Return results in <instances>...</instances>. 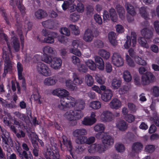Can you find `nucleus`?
<instances>
[{"label":"nucleus","mask_w":159,"mask_h":159,"mask_svg":"<svg viewBox=\"0 0 159 159\" xmlns=\"http://www.w3.org/2000/svg\"><path fill=\"white\" fill-rule=\"evenodd\" d=\"M75 104V99L70 96H67L61 98L57 108L60 110L66 111L74 107Z\"/></svg>","instance_id":"obj_1"},{"label":"nucleus","mask_w":159,"mask_h":159,"mask_svg":"<svg viewBox=\"0 0 159 159\" xmlns=\"http://www.w3.org/2000/svg\"><path fill=\"white\" fill-rule=\"evenodd\" d=\"M96 137L98 139H101L103 144L106 147L113 145L114 143L113 138L108 132L98 133Z\"/></svg>","instance_id":"obj_2"},{"label":"nucleus","mask_w":159,"mask_h":159,"mask_svg":"<svg viewBox=\"0 0 159 159\" xmlns=\"http://www.w3.org/2000/svg\"><path fill=\"white\" fill-rule=\"evenodd\" d=\"M155 77L150 72H147L143 74L142 77L141 83L143 85H147L154 82Z\"/></svg>","instance_id":"obj_3"},{"label":"nucleus","mask_w":159,"mask_h":159,"mask_svg":"<svg viewBox=\"0 0 159 159\" xmlns=\"http://www.w3.org/2000/svg\"><path fill=\"white\" fill-rule=\"evenodd\" d=\"M37 68L39 73L44 76H47L51 75L50 69L44 63L39 62L38 64Z\"/></svg>","instance_id":"obj_4"},{"label":"nucleus","mask_w":159,"mask_h":159,"mask_svg":"<svg viewBox=\"0 0 159 159\" xmlns=\"http://www.w3.org/2000/svg\"><path fill=\"white\" fill-rule=\"evenodd\" d=\"M106 149L102 145L98 144H94L91 145L88 149V152L90 153H94L96 152L102 153Z\"/></svg>","instance_id":"obj_5"},{"label":"nucleus","mask_w":159,"mask_h":159,"mask_svg":"<svg viewBox=\"0 0 159 159\" xmlns=\"http://www.w3.org/2000/svg\"><path fill=\"white\" fill-rule=\"evenodd\" d=\"M3 57L5 59L4 71L3 75L5 76L8 72L12 69V66L10 58L9 56L6 54V52H4Z\"/></svg>","instance_id":"obj_6"},{"label":"nucleus","mask_w":159,"mask_h":159,"mask_svg":"<svg viewBox=\"0 0 159 159\" xmlns=\"http://www.w3.org/2000/svg\"><path fill=\"white\" fill-rule=\"evenodd\" d=\"M143 145L140 143L136 142L133 143L132 148V152L130 155L134 156L135 154L140 152L143 148Z\"/></svg>","instance_id":"obj_7"},{"label":"nucleus","mask_w":159,"mask_h":159,"mask_svg":"<svg viewBox=\"0 0 159 159\" xmlns=\"http://www.w3.org/2000/svg\"><path fill=\"white\" fill-rule=\"evenodd\" d=\"M52 93L53 95H57L59 97L64 98L69 95V93L66 89L58 88L53 90Z\"/></svg>","instance_id":"obj_8"},{"label":"nucleus","mask_w":159,"mask_h":159,"mask_svg":"<svg viewBox=\"0 0 159 159\" xmlns=\"http://www.w3.org/2000/svg\"><path fill=\"white\" fill-rule=\"evenodd\" d=\"M93 37L92 31L88 29L85 31L83 36V39L85 42L90 43L93 40Z\"/></svg>","instance_id":"obj_9"},{"label":"nucleus","mask_w":159,"mask_h":159,"mask_svg":"<svg viewBox=\"0 0 159 159\" xmlns=\"http://www.w3.org/2000/svg\"><path fill=\"white\" fill-rule=\"evenodd\" d=\"M94 63L96 66L99 70H102L104 68V63L103 59L97 55L94 57Z\"/></svg>","instance_id":"obj_10"},{"label":"nucleus","mask_w":159,"mask_h":159,"mask_svg":"<svg viewBox=\"0 0 159 159\" xmlns=\"http://www.w3.org/2000/svg\"><path fill=\"white\" fill-rule=\"evenodd\" d=\"M141 34L143 37L147 39L152 38L153 36L152 30L147 28L142 29L141 31Z\"/></svg>","instance_id":"obj_11"},{"label":"nucleus","mask_w":159,"mask_h":159,"mask_svg":"<svg viewBox=\"0 0 159 159\" xmlns=\"http://www.w3.org/2000/svg\"><path fill=\"white\" fill-rule=\"evenodd\" d=\"M112 96V92L111 89L105 90L101 95V98L104 102H108L110 100Z\"/></svg>","instance_id":"obj_12"},{"label":"nucleus","mask_w":159,"mask_h":159,"mask_svg":"<svg viewBox=\"0 0 159 159\" xmlns=\"http://www.w3.org/2000/svg\"><path fill=\"white\" fill-rule=\"evenodd\" d=\"M34 15L35 18L38 20H41L48 16V14L46 11L41 9L36 11Z\"/></svg>","instance_id":"obj_13"},{"label":"nucleus","mask_w":159,"mask_h":159,"mask_svg":"<svg viewBox=\"0 0 159 159\" xmlns=\"http://www.w3.org/2000/svg\"><path fill=\"white\" fill-rule=\"evenodd\" d=\"M51 66L54 69H59L62 64L61 60L59 58H54L51 63Z\"/></svg>","instance_id":"obj_14"},{"label":"nucleus","mask_w":159,"mask_h":159,"mask_svg":"<svg viewBox=\"0 0 159 159\" xmlns=\"http://www.w3.org/2000/svg\"><path fill=\"white\" fill-rule=\"evenodd\" d=\"M113 116L112 112L109 111H104L101 115L102 117L104 119L103 120L107 122L112 121Z\"/></svg>","instance_id":"obj_15"},{"label":"nucleus","mask_w":159,"mask_h":159,"mask_svg":"<svg viewBox=\"0 0 159 159\" xmlns=\"http://www.w3.org/2000/svg\"><path fill=\"white\" fill-rule=\"evenodd\" d=\"M115 8L119 17L121 20H124L125 17V11L123 6L120 4H118L116 5Z\"/></svg>","instance_id":"obj_16"},{"label":"nucleus","mask_w":159,"mask_h":159,"mask_svg":"<svg viewBox=\"0 0 159 159\" xmlns=\"http://www.w3.org/2000/svg\"><path fill=\"white\" fill-rule=\"evenodd\" d=\"M3 143L5 145L12 147L13 146V143L11 138L8 135L6 136L3 134L1 135Z\"/></svg>","instance_id":"obj_17"},{"label":"nucleus","mask_w":159,"mask_h":159,"mask_svg":"<svg viewBox=\"0 0 159 159\" xmlns=\"http://www.w3.org/2000/svg\"><path fill=\"white\" fill-rule=\"evenodd\" d=\"M109 106L112 109L117 110L121 106L120 101L117 98L113 99L109 104Z\"/></svg>","instance_id":"obj_18"},{"label":"nucleus","mask_w":159,"mask_h":159,"mask_svg":"<svg viewBox=\"0 0 159 159\" xmlns=\"http://www.w3.org/2000/svg\"><path fill=\"white\" fill-rule=\"evenodd\" d=\"M148 9L144 7H141L139 10V13L141 16L146 20L150 19V16Z\"/></svg>","instance_id":"obj_19"},{"label":"nucleus","mask_w":159,"mask_h":159,"mask_svg":"<svg viewBox=\"0 0 159 159\" xmlns=\"http://www.w3.org/2000/svg\"><path fill=\"white\" fill-rule=\"evenodd\" d=\"M116 127L120 131H124L127 128L128 124L124 120H120L116 123Z\"/></svg>","instance_id":"obj_20"},{"label":"nucleus","mask_w":159,"mask_h":159,"mask_svg":"<svg viewBox=\"0 0 159 159\" xmlns=\"http://www.w3.org/2000/svg\"><path fill=\"white\" fill-rule=\"evenodd\" d=\"M11 45L16 52H18L20 48V44L18 38L15 37L11 38Z\"/></svg>","instance_id":"obj_21"},{"label":"nucleus","mask_w":159,"mask_h":159,"mask_svg":"<svg viewBox=\"0 0 159 159\" xmlns=\"http://www.w3.org/2000/svg\"><path fill=\"white\" fill-rule=\"evenodd\" d=\"M86 130L84 129H78L75 130L73 132V135L75 137L83 136L87 133Z\"/></svg>","instance_id":"obj_22"},{"label":"nucleus","mask_w":159,"mask_h":159,"mask_svg":"<svg viewBox=\"0 0 159 159\" xmlns=\"http://www.w3.org/2000/svg\"><path fill=\"white\" fill-rule=\"evenodd\" d=\"M109 13L111 20L113 22H116L118 17L115 10L113 8H111L109 10Z\"/></svg>","instance_id":"obj_23"},{"label":"nucleus","mask_w":159,"mask_h":159,"mask_svg":"<svg viewBox=\"0 0 159 159\" xmlns=\"http://www.w3.org/2000/svg\"><path fill=\"white\" fill-rule=\"evenodd\" d=\"M108 37L110 43L113 46H115L117 43L116 40V34L113 32L111 31L109 33Z\"/></svg>","instance_id":"obj_24"},{"label":"nucleus","mask_w":159,"mask_h":159,"mask_svg":"<svg viewBox=\"0 0 159 159\" xmlns=\"http://www.w3.org/2000/svg\"><path fill=\"white\" fill-rule=\"evenodd\" d=\"M125 7L127 12L131 16H134L136 14L134 7L129 3H125Z\"/></svg>","instance_id":"obj_25"},{"label":"nucleus","mask_w":159,"mask_h":159,"mask_svg":"<svg viewBox=\"0 0 159 159\" xmlns=\"http://www.w3.org/2000/svg\"><path fill=\"white\" fill-rule=\"evenodd\" d=\"M70 113L72 115L76 120L80 119L83 116V113L81 111H73L71 110L70 111Z\"/></svg>","instance_id":"obj_26"},{"label":"nucleus","mask_w":159,"mask_h":159,"mask_svg":"<svg viewBox=\"0 0 159 159\" xmlns=\"http://www.w3.org/2000/svg\"><path fill=\"white\" fill-rule=\"evenodd\" d=\"M65 83L66 87L71 91H75L77 89V87L75 84H74L71 80H66Z\"/></svg>","instance_id":"obj_27"},{"label":"nucleus","mask_w":159,"mask_h":159,"mask_svg":"<svg viewBox=\"0 0 159 159\" xmlns=\"http://www.w3.org/2000/svg\"><path fill=\"white\" fill-rule=\"evenodd\" d=\"M85 105L84 101L83 100H80L76 103L75 102V110L81 111L84 109Z\"/></svg>","instance_id":"obj_28"},{"label":"nucleus","mask_w":159,"mask_h":159,"mask_svg":"<svg viewBox=\"0 0 159 159\" xmlns=\"http://www.w3.org/2000/svg\"><path fill=\"white\" fill-rule=\"evenodd\" d=\"M57 80L54 77H50L46 78L44 83L45 85L49 86L54 85L56 83Z\"/></svg>","instance_id":"obj_29"},{"label":"nucleus","mask_w":159,"mask_h":159,"mask_svg":"<svg viewBox=\"0 0 159 159\" xmlns=\"http://www.w3.org/2000/svg\"><path fill=\"white\" fill-rule=\"evenodd\" d=\"M121 84V80L119 78H114L112 80L111 85L114 89L119 88Z\"/></svg>","instance_id":"obj_30"},{"label":"nucleus","mask_w":159,"mask_h":159,"mask_svg":"<svg viewBox=\"0 0 159 159\" xmlns=\"http://www.w3.org/2000/svg\"><path fill=\"white\" fill-rule=\"evenodd\" d=\"M42 34L43 36L45 37H48L49 36L52 35L53 37H57L58 36L57 33L51 31L50 30H46L45 29H43L42 31Z\"/></svg>","instance_id":"obj_31"},{"label":"nucleus","mask_w":159,"mask_h":159,"mask_svg":"<svg viewBox=\"0 0 159 159\" xmlns=\"http://www.w3.org/2000/svg\"><path fill=\"white\" fill-rule=\"evenodd\" d=\"M42 25L45 28L52 29L53 28L54 25V22L51 20L43 21L42 22Z\"/></svg>","instance_id":"obj_32"},{"label":"nucleus","mask_w":159,"mask_h":159,"mask_svg":"<svg viewBox=\"0 0 159 159\" xmlns=\"http://www.w3.org/2000/svg\"><path fill=\"white\" fill-rule=\"evenodd\" d=\"M98 53L99 56L106 60L108 59L110 57L109 52L104 49H101L99 50L98 51Z\"/></svg>","instance_id":"obj_33"},{"label":"nucleus","mask_w":159,"mask_h":159,"mask_svg":"<svg viewBox=\"0 0 159 159\" xmlns=\"http://www.w3.org/2000/svg\"><path fill=\"white\" fill-rule=\"evenodd\" d=\"M138 42L142 47L146 48H148L149 47L148 45L145 40V38L143 37H139L138 39Z\"/></svg>","instance_id":"obj_34"},{"label":"nucleus","mask_w":159,"mask_h":159,"mask_svg":"<svg viewBox=\"0 0 159 159\" xmlns=\"http://www.w3.org/2000/svg\"><path fill=\"white\" fill-rule=\"evenodd\" d=\"M89 106L92 108L96 110L99 109L101 107V104L99 101H93L90 103Z\"/></svg>","instance_id":"obj_35"},{"label":"nucleus","mask_w":159,"mask_h":159,"mask_svg":"<svg viewBox=\"0 0 159 159\" xmlns=\"http://www.w3.org/2000/svg\"><path fill=\"white\" fill-rule=\"evenodd\" d=\"M94 123L93 120H91L90 117L84 118L82 121V124L85 125H91Z\"/></svg>","instance_id":"obj_36"},{"label":"nucleus","mask_w":159,"mask_h":159,"mask_svg":"<svg viewBox=\"0 0 159 159\" xmlns=\"http://www.w3.org/2000/svg\"><path fill=\"white\" fill-rule=\"evenodd\" d=\"M85 81L87 84L89 86H91L93 84V79L90 75L88 74L85 76Z\"/></svg>","instance_id":"obj_37"},{"label":"nucleus","mask_w":159,"mask_h":159,"mask_svg":"<svg viewBox=\"0 0 159 159\" xmlns=\"http://www.w3.org/2000/svg\"><path fill=\"white\" fill-rule=\"evenodd\" d=\"M86 137L84 136L77 137L75 140V143L78 145L86 143Z\"/></svg>","instance_id":"obj_38"},{"label":"nucleus","mask_w":159,"mask_h":159,"mask_svg":"<svg viewBox=\"0 0 159 159\" xmlns=\"http://www.w3.org/2000/svg\"><path fill=\"white\" fill-rule=\"evenodd\" d=\"M52 60L51 57L46 54H43L41 57V61L47 64L51 63Z\"/></svg>","instance_id":"obj_39"},{"label":"nucleus","mask_w":159,"mask_h":159,"mask_svg":"<svg viewBox=\"0 0 159 159\" xmlns=\"http://www.w3.org/2000/svg\"><path fill=\"white\" fill-rule=\"evenodd\" d=\"M73 77L74 83L78 84H80L82 83L83 82L82 80L79 77L77 74L73 73Z\"/></svg>","instance_id":"obj_40"},{"label":"nucleus","mask_w":159,"mask_h":159,"mask_svg":"<svg viewBox=\"0 0 159 159\" xmlns=\"http://www.w3.org/2000/svg\"><path fill=\"white\" fill-rule=\"evenodd\" d=\"M16 4L18 9L20 10L21 14L24 15L25 13V8L24 6L21 4L19 0H17L16 2Z\"/></svg>","instance_id":"obj_41"},{"label":"nucleus","mask_w":159,"mask_h":159,"mask_svg":"<svg viewBox=\"0 0 159 159\" xmlns=\"http://www.w3.org/2000/svg\"><path fill=\"white\" fill-rule=\"evenodd\" d=\"M115 147L116 150L119 152H123L125 150L124 145L121 143H116L115 145Z\"/></svg>","instance_id":"obj_42"},{"label":"nucleus","mask_w":159,"mask_h":159,"mask_svg":"<svg viewBox=\"0 0 159 159\" xmlns=\"http://www.w3.org/2000/svg\"><path fill=\"white\" fill-rule=\"evenodd\" d=\"M123 77L124 80L126 82H129L132 79L130 73L128 70H125L124 72Z\"/></svg>","instance_id":"obj_43"},{"label":"nucleus","mask_w":159,"mask_h":159,"mask_svg":"<svg viewBox=\"0 0 159 159\" xmlns=\"http://www.w3.org/2000/svg\"><path fill=\"white\" fill-rule=\"evenodd\" d=\"M80 18V16L77 13L74 12L70 15L69 19L73 22H75L78 20Z\"/></svg>","instance_id":"obj_44"},{"label":"nucleus","mask_w":159,"mask_h":159,"mask_svg":"<svg viewBox=\"0 0 159 159\" xmlns=\"http://www.w3.org/2000/svg\"><path fill=\"white\" fill-rule=\"evenodd\" d=\"M86 65L89 68L92 70H94L96 69V66L94 62L92 60H88L85 62Z\"/></svg>","instance_id":"obj_45"},{"label":"nucleus","mask_w":159,"mask_h":159,"mask_svg":"<svg viewBox=\"0 0 159 159\" xmlns=\"http://www.w3.org/2000/svg\"><path fill=\"white\" fill-rule=\"evenodd\" d=\"M43 52L45 54L47 53L50 54H54L55 50L49 46H46L44 47L43 49Z\"/></svg>","instance_id":"obj_46"},{"label":"nucleus","mask_w":159,"mask_h":159,"mask_svg":"<svg viewBox=\"0 0 159 159\" xmlns=\"http://www.w3.org/2000/svg\"><path fill=\"white\" fill-rule=\"evenodd\" d=\"M135 60L136 62L139 65L144 66L147 64L146 61L139 56H135Z\"/></svg>","instance_id":"obj_47"},{"label":"nucleus","mask_w":159,"mask_h":159,"mask_svg":"<svg viewBox=\"0 0 159 159\" xmlns=\"http://www.w3.org/2000/svg\"><path fill=\"white\" fill-rule=\"evenodd\" d=\"M126 59L127 65L130 67H134L135 64L133 60L128 55L126 56Z\"/></svg>","instance_id":"obj_48"},{"label":"nucleus","mask_w":159,"mask_h":159,"mask_svg":"<svg viewBox=\"0 0 159 159\" xmlns=\"http://www.w3.org/2000/svg\"><path fill=\"white\" fill-rule=\"evenodd\" d=\"M57 37H53L52 35H50L45 37L43 40V42L48 43H52L54 42V39Z\"/></svg>","instance_id":"obj_49"},{"label":"nucleus","mask_w":159,"mask_h":159,"mask_svg":"<svg viewBox=\"0 0 159 159\" xmlns=\"http://www.w3.org/2000/svg\"><path fill=\"white\" fill-rule=\"evenodd\" d=\"M94 129L96 132L103 131L105 129V127L102 124H98L94 127Z\"/></svg>","instance_id":"obj_50"},{"label":"nucleus","mask_w":159,"mask_h":159,"mask_svg":"<svg viewBox=\"0 0 159 159\" xmlns=\"http://www.w3.org/2000/svg\"><path fill=\"white\" fill-rule=\"evenodd\" d=\"M125 119L129 123L133 122L135 119L134 116L131 114H128L125 116Z\"/></svg>","instance_id":"obj_51"},{"label":"nucleus","mask_w":159,"mask_h":159,"mask_svg":"<svg viewBox=\"0 0 159 159\" xmlns=\"http://www.w3.org/2000/svg\"><path fill=\"white\" fill-rule=\"evenodd\" d=\"M86 14L89 16H91L93 13L94 9L93 7L90 5H88L86 7Z\"/></svg>","instance_id":"obj_52"},{"label":"nucleus","mask_w":159,"mask_h":159,"mask_svg":"<svg viewBox=\"0 0 159 159\" xmlns=\"http://www.w3.org/2000/svg\"><path fill=\"white\" fill-rule=\"evenodd\" d=\"M155 149V147L152 145H147L145 148V150L146 152L151 153L153 152Z\"/></svg>","instance_id":"obj_53"},{"label":"nucleus","mask_w":159,"mask_h":159,"mask_svg":"<svg viewBox=\"0 0 159 159\" xmlns=\"http://www.w3.org/2000/svg\"><path fill=\"white\" fill-rule=\"evenodd\" d=\"M93 17L95 21L99 25L102 24V20L100 16L97 14H95L93 16Z\"/></svg>","instance_id":"obj_54"},{"label":"nucleus","mask_w":159,"mask_h":159,"mask_svg":"<svg viewBox=\"0 0 159 159\" xmlns=\"http://www.w3.org/2000/svg\"><path fill=\"white\" fill-rule=\"evenodd\" d=\"M153 93L154 97H157L159 96V87L155 86L152 87Z\"/></svg>","instance_id":"obj_55"},{"label":"nucleus","mask_w":159,"mask_h":159,"mask_svg":"<svg viewBox=\"0 0 159 159\" xmlns=\"http://www.w3.org/2000/svg\"><path fill=\"white\" fill-rule=\"evenodd\" d=\"M94 45L95 47L97 48H102L103 47V44L102 42L98 39L95 40L94 42Z\"/></svg>","instance_id":"obj_56"},{"label":"nucleus","mask_w":159,"mask_h":159,"mask_svg":"<svg viewBox=\"0 0 159 159\" xmlns=\"http://www.w3.org/2000/svg\"><path fill=\"white\" fill-rule=\"evenodd\" d=\"M76 9L78 12H83L84 10V5L80 2L77 4V6H76Z\"/></svg>","instance_id":"obj_57"},{"label":"nucleus","mask_w":159,"mask_h":159,"mask_svg":"<svg viewBox=\"0 0 159 159\" xmlns=\"http://www.w3.org/2000/svg\"><path fill=\"white\" fill-rule=\"evenodd\" d=\"M131 40H132V46L134 47L136 43V34L135 32H131Z\"/></svg>","instance_id":"obj_58"},{"label":"nucleus","mask_w":159,"mask_h":159,"mask_svg":"<svg viewBox=\"0 0 159 159\" xmlns=\"http://www.w3.org/2000/svg\"><path fill=\"white\" fill-rule=\"evenodd\" d=\"M121 57L120 54L117 52L113 53L112 57V61L113 63L116 61L117 59Z\"/></svg>","instance_id":"obj_59"},{"label":"nucleus","mask_w":159,"mask_h":159,"mask_svg":"<svg viewBox=\"0 0 159 159\" xmlns=\"http://www.w3.org/2000/svg\"><path fill=\"white\" fill-rule=\"evenodd\" d=\"M113 64L117 67L121 66L123 65L124 64L123 59L121 57L118 59H117L116 61Z\"/></svg>","instance_id":"obj_60"},{"label":"nucleus","mask_w":159,"mask_h":159,"mask_svg":"<svg viewBox=\"0 0 159 159\" xmlns=\"http://www.w3.org/2000/svg\"><path fill=\"white\" fill-rule=\"evenodd\" d=\"M82 41L81 40H73L72 43V45L74 48H76L80 44H82Z\"/></svg>","instance_id":"obj_61"},{"label":"nucleus","mask_w":159,"mask_h":159,"mask_svg":"<svg viewBox=\"0 0 159 159\" xmlns=\"http://www.w3.org/2000/svg\"><path fill=\"white\" fill-rule=\"evenodd\" d=\"M95 79L100 84H103L105 83V80L103 77H102L99 75H96Z\"/></svg>","instance_id":"obj_62"},{"label":"nucleus","mask_w":159,"mask_h":159,"mask_svg":"<svg viewBox=\"0 0 159 159\" xmlns=\"http://www.w3.org/2000/svg\"><path fill=\"white\" fill-rule=\"evenodd\" d=\"M128 108L131 112H134L136 111V109L135 106L132 103H128Z\"/></svg>","instance_id":"obj_63"},{"label":"nucleus","mask_w":159,"mask_h":159,"mask_svg":"<svg viewBox=\"0 0 159 159\" xmlns=\"http://www.w3.org/2000/svg\"><path fill=\"white\" fill-rule=\"evenodd\" d=\"M153 24L156 33L159 35V21L156 20L154 22Z\"/></svg>","instance_id":"obj_64"}]
</instances>
